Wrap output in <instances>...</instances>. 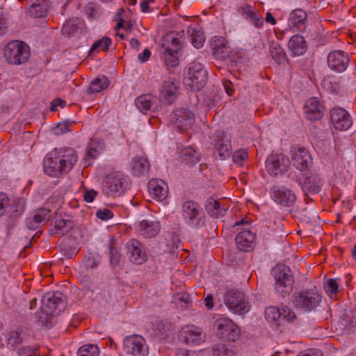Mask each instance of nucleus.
<instances>
[{
    "mask_svg": "<svg viewBox=\"0 0 356 356\" xmlns=\"http://www.w3.org/2000/svg\"><path fill=\"white\" fill-rule=\"evenodd\" d=\"M63 298L60 292H48L42 297L40 312L38 314V321L42 325H51L54 316L65 309Z\"/></svg>",
    "mask_w": 356,
    "mask_h": 356,
    "instance_id": "nucleus-1",
    "label": "nucleus"
},
{
    "mask_svg": "<svg viewBox=\"0 0 356 356\" xmlns=\"http://www.w3.org/2000/svg\"><path fill=\"white\" fill-rule=\"evenodd\" d=\"M293 302L296 308L309 312L318 306L321 302V295L316 287L304 289L293 293Z\"/></svg>",
    "mask_w": 356,
    "mask_h": 356,
    "instance_id": "nucleus-2",
    "label": "nucleus"
},
{
    "mask_svg": "<svg viewBox=\"0 0 356 356\" xmlns=\"http://www.w3.org/2000/svg\"><path fill=\"white\" fill-rule=\"evenodd\" d=\"M3 54L9 63L19 65L28 60L30 52L29 47L25 43L15 40L6 46Z\"/></svg>",
    "mask_w": 356,
    "mask_h": 356,
    "instance_id": "nucleus-3",
    "label": "nucleus"
},
{
    "mask_svg": "<svg viewBox=\"0 0 356 356\" xmlns=\"http://www.w3.org/2000/svg\"><path fill=\"white\" fill-rule=\"evenodd\" d=\"M225 303L228 309L235 314L243 315L249 312L250 305L245 296L237 290L227 292L225 297Z\"/></svg>",
    "mask_w": 356,
    "mask_h": 356,
    "instance_id": "nucleus-4",
    "label": "nucleus"
},
{
    "mask_svg": "<svg viewBox=\"0 0 356 356\" xmlns=\"http://www.w3.org/2000/svg\"><path fill=\"white\" fill-rule=\"evenodd\" d=\"M207 74L202 64L198 63H191L188 67V76L185 83L193 91H199L206 84Z\"/></svg>",
    "mask_w": 356,
    "mask_h": 356,
    "instance_id": "nucleus-5",
    "label": "nucleus"
},
{
    "mask_svg": "<svg viewBox=\"0 0 356 356\" xmlns=\"http://www.w3.org/2000/svg\"><path fill=\"white\" fill-rule=\"evenodd\" d=\"M125 177L121 172L112 171L107 175L103 191L107 196H120L124 191Z\"/></svg>",
    "mask_w": 356,
    "mask_h": 356,
    "instance_id": "nucleus-6",
    "label": "nucleus"
},
{
    "mask_svg": "<svg viewBox=\"0 0 356 356\" xmlns=\"http://www.w3.org/2000/svg\"><path fill=\"white\" fill-rule=\"evenodd\" d=\"M277 291L282 294L289 293L293 288V280L290 270L282 265H277L273 268Z\"/></svg>",
    "mask_w": 356,
    "mask_h": 356,
    "instance_id": "nucleus-7",
    "label": "nucleus"
},
{
    "mask_svg": "<svg viewBox=\"0 0 356 356\" xmlns=\"http://www.w3.org/2000/svg\"><path fill=\"white\" fill-rule=\"evenodd\" d=\"M217 334L221 339L234 341L240 335V330L234 321L227 318L218 319L214 324Z\"/></svg>",
    "mask_w": 356,
    "mask_h": 356,
    "instance_id": "nucleus-8",
    "label": "nucleus"
},
{
    "mask_svg": "<svg viewBox=\"0 0 356 356\" xmlns=\"http://www.w3.org/2000/svg\"><path fill=\"white\" fill-rule=\"evenodd\" d=\"M124 349L127 354L132 356H145L148 353V348L145 339L139 335H131L124 340Z\"/></svg>",
    "mask_w": 356,
    "mask_h": 356,
    "instance_id": "nucleus-9",
    "label": "nucleus"
},
{
    "mask_svg": "<svg viewBox=\"0 0 356 356\" xmlns=\"http://www.w3.org/2000/svg\"><path fill=\"white\" fill-rule=\"evenodd\" d=\"M179 338L188 345H200L205 341L206 334L195 325H186L179 331Z\"/></svg>",
    "mask_w": 356,
    "mask_h": 356,
    "instance_id": "nucleus-10",
    "label": "nucleus"
},
{
    "mask_svg": "<svg viewBox=\"0 0 356 356\" xmlns=\"http://www.w3.org/2000/svg\"><path fill=\"white\" fill-rule=\"evenodd\" d=\"M289 163V159L284 154H272L266 161V168L270 175L277 176L287 170Z\"/></svg>",
    "mask_w": 356,
    "mask_h": 356,
    "instance_id": "nucleus-11",
    "label": "nucleus"
},
{
    "mask_svg": "<svg viewBox=\"0 0 356 356\" xmlns=\"http://www.w3.org/2000/svg\"><path fill=\"white\" fill-rule=\"evenodd\" d=\"M183 215L188 222L193 225L200 227L204 224V217L200 213L198 204L193 201L184 202L182 207Z\"/></svg>",
    "mask_w": 356,
    "mask_h": 356,
    "instance_id": "nucleus-12",
    "label": "nucleus"
},
{
    "mask_svg": "<svg viewBox=\"0 0 356 356\" xmlns=\"http://www.w3.org/2000/svg\"><path fill=\"white\" fill-rule=\"evenodd\" d=\"M194 120V114L187 108L176 111L171 116V122L180 131L191 127Z\"/></svg>",
    "mask_w": 356,
    "mask_h": 356,
    "instance_id": "nucleus-13",
    "label": "nucleus"
},
{
    "mask_svg": "<svg viewBox=\"0 0 356 356\" xmlns=\"http://www.w3.org/2000/svg\"><path fill=\"white\" fill-rule=\"evenodd\" d=\"M272 198L280 205L290 207L296 202L297 196L292 190L288 188L275 186L272 188Z\"/></svg>",
    "mask_w": 356,
    "mask_h": 356,
    "instance_id": "nucleus-14",
    "label": "nucleus"
},
{
    "mask_svg": "<svg viewBox=\"0 0 356 356\" xmlns=\"http://www.w3.org/2000/svg\"><path fill=\"white\" fill-rule=\"evenodd\" d=\"M330 118L336 129L348 130L352 125V120L348 113L341 108H334L330 111Z\"/></svg>",
    "mask_w": 356,
    "mask_h": 356,
    "instance_id": "nucleus-15",
    "label": "nucleus"
},
{
    "mask_svg": "<svg viewBox=\"0 0 356 356\" xmlns=\"http://www.w3.org/2000/svg\"><path fill=\"white\" fill-rule=\"evenodd\" d=\"M350 59L347 54L340 50L330 52L327 56L329 67L338 72L345 71L349 64Z\"/></svg>",
    "mask_w": 356,
    "mask_h": 356,
    "instance_id": "nucleus-16",
    "label": "nucleus"
},
{
    "mask_svg": "<svg viewBox=\"0 0 356 356\" xmlns=\"http://www.w3.org/2000/svg\"><path fill=\"white\" fill-rule=\"evenodd\" d=\"M322 186L321 178L316 175L307 176L302 183L305 195L309 200H313L312 196L319 193Z\"/></svg>",
    "mask_w": 356,
    "mask_h": 356,
    "instance_id": "nucleus-17",
    "label": "nucleus"
},
{
    "mask_svg": "<svg viewBox=\"0 0 356 356\" xmlns=\"http://www.w3.org/2000/svg\"><path fill=\"white\" fill-rule=\"evenodd\" d=\"M150 195L158 201H163L168 196L167 184L161 179H153L148 182Z\"/></svg>",
    "mask_w": 356,
    "mask_h": 356,
    "instance_id": "nucleus-18",
    "label": "nucleus"
},
{
    "mask_svg": "<svg viewBox=\"0 0 356 356\" xmlns=\"http://www.w3.org/2000/svg\"><path fill=\"white\" fill-rule=\"evenodd\" d=\"M136 230L138 235L144 238H152L159 234L160 225L156 221L143 220L138 224Z\"/></svg>",
    "mask_w": 356,
    "mask_h": 356,
    "instance_id": "nucleus-19",
    "label": "nucleus"
},
{
    "mask_svg": "<svg viewBox=\"0 0 356 356\" xmlns=\"http://www.w3.org/2000/svg\"><path fill=\"white\" fill-rule=\"evenodd\" d=\"M130 253L129 259L136 264H141L146 261L147 255L143 250V245L136 240L130 241L127 245Z\"/></svg>",
    "mask_w": 356,
    "mask_h": 356,
    "instance_id": "nucleus-20",
    "label": "nucleus"
},
{
    "mask_svg": "<svg viewBox=\"0 0 356 356\" xmlns=\"http://www.w3.org/2000/svg\"><path fill=\"white\" fill-rule=\"evenodd\" d=\"M306 118L310 120H318L323 116V107L316 97H312L305 105Z\"/></svg>",
    "mask_w": 356,
    "mask_h": 356,
    "instance_id": "nucleus-21",
    "label": "nucleus"
},
{
    "mask_svg": "<svg viewBox=\"0 0 356 356\" xmlns=\"http://www.w3.org/2000/svg\"><path fill=\"white\" fill-rule=\"evenodd\" d=\"M291 159L293 165L302 171L308 168L312 160L308 151L304 147L295 149Z\"/></svg>",
    "mask_w": 356,
    "mask_h": 356,
    "instance_id": "nucleus-22",
    "label": "nucleus"
},
{
    "mask_svg": "<svg viewBox=\"0 0 356 356\" xmlns=\"http://www.w3.org/2000/svg\"><path fill=\"white\" fill-rule=\"evenodd\" d=\"M44 172L50 177H58L65 172L57 156H47L44 159Z\"/></svg>",
    "mask_w": 356,
    "mask_h": 356,
    "instance_id": "nucleus-23",
    "label": "nucleus"
},
{
    "mask_svg": "<svg viewBox=\"0 0 356 356\" xmlns=\"http://www.w3.org/2000/svg\"><path fill=\"white\" fill-rule=\"evenodd\" d=\"M56 156L66 172L71 170L78 158L75 151L71 148L60 149V152Z\"/></svg>",
    "mask_w": 356,
    "mask_h": 356,
    "instance_id": "nucleus-24",
    "label": "nucleus"
},
{
    "mask_svg": "<svg viewBox=\"0 0 356 356\" xmlns=\"http://www.w3.org/2000/svg\"><path fill=\"white\" fill-rule=\"evenodd\" d=\"M214 56L219 59H227L230 57V47L227 41L222 37L217 38L213 41Z\"/></svg>",
    "mask_w": 356,
    "mask_h": 356,
    "instance_id": "nucleus-25",
    "label": "nucleus"
},
{
    "mask_svg": "<svg viewBox=\"0 0 356 356\" xmlns=\"http://www.w3.org/2000/svg\"><path fill=\"white\" fill-rule=\"evenodd\" d=\"M255 235L250 230H243L241 232L236 238V245L242 251L250 250L254 244Z\"/></svg>",
    "mask_w": 356,
    "mask_h": 356,
    "instance_id": "nucleus-26",
    "label": "nucleus"
},
{
    "mask_svg": "<svg viewBox=\"0 0 356 356\" xmlns=\"http://www.w3.org/2000/svg\"><path fill=\"white\" fill-rule=\"evenodd\" d=\"M178 94L177 83L175 81H165L163 82L161 90V97L171 104L174 102Z\"/></svg>",
    "mask_w": 356,
    "mask_h": 356,
    "instance_id": "nucleus-27",
    "label": "nucleus"
},
{
    "mask_svg": "<svg viewBox=\"0 0 356 356\" xmlns=\"http://www.w3.org/2000/svg\"><path fill=\"white\" fill-rule=\"evenodd\" d=\"M307 14L301 9L294 10L289 18V26L301 31L305 28Z\"/></svg>",
    "mask_w": 356,
    "mask_h": 356,
    "instance_id": "nucleus-28",
    "label": "nucleus"
},
{
    "mask_svg": "<svg viewBox=\"0 0 356 356\" xmlns=\"http://www.w3.org/2000/svg\"><path fill=\"white\" fill-rule=\"evenodd\" d=\"M133 174L137 177L147 175L149 170V163L147 158L137 156L133 159L131 162Z\"/></svg>",
    "mask_w": 356,
    "mask_h": 356,
    "instance_id": "nucleus-29",
    "label": "nucleus"
},
{
    "mask_svg": "<svg viewBox=\"0 0 356 356\" xmlns=\"http://www.w3.org/2000/svg\"><path fill=\"white\" fill-rule=\"evenodd\" d=\"M54 229H51V234L64 235L72 228V222L68 219L61 216H56L53 220Z\"/></svg>",
    "mask_w": 356,
    "mask_h": 356,
    "instance_id": "nucleus-30",
    "label": "nucleus"
},
{
    "mask_svg": "<svg viewBox=\"0 0 356 356\" xmlns=\"http://www.w3.org/2000/svg\"><path fill=\"white\" fill-rule=\"evenodd\" d=\"M289 48L294 56H300L304 54L307 49L306 41L300 35L291 37L289 42Z\"/></svg>",
    "mask_w": 356,
    "mask_h": 356,
    "instance_id": "nucleus-31",
    "label": "nucleus"
},
{
    "mask_svg": "<svg viewBox=\"0 0 356 356\" xmlns=\"http://www.w3.org/2000/svg\"><path fill=\"white\" fill-rule=\"evenodd\" d=\"M49 3L47 0H35L29 9V15L33 17H41L47 12Z\"/></svg>",
    "mask_w": 356,
    "mask_h": 356,
    "instance_id": "nucleus-32",
    "label": "nucleus"
},
{
    "mask_svg": "<svg viewBox=\"0 0 356 356\" xmlns=\"http://www.w3.org/2000/svg\"><path fill=\"white\" fill-rule=\"evenodd\" d=\"M220 157L225 159L231 154V144L229 138L223 133L215 145Z\"/></svg>",
    "mask_w": 356,
    "mask_h": 356,
    "instance_id": "nucleus-33",
    "label": "nucleus"
},
{
    "mask_svg": "<svg viewBox=\"0 0 356 356\" xmlns=\"http://www.w3.org/2000/svg\"><path fill=\"white\" fill-rule=\"evenodd\" d=\"M50 211L46 209H41L37 211L33 219L26 220V225L31 229H35L39 224L45 222L50 217Z\"/></svg>",
    "mask_w": 356,
    "mask_h": 356,
    "instance_id": "nucleus-34",
    "label": "nucleus"
},
{
    "mask_svg": "<svg viewBox=\"0 0 356 356\" xmlns=\"http://www.w3.org/2000/svg\"><path fill=\"white\" fill-rule=\"evenodd\" d=\"M205 208L208 213L216 218L222 216L226 211V209L220 207V203L213 197L207 199Z\"/></svg>",
    "mask_w": 356,
    "mask_h": 356,
    "instance_id": "nucleus-35",
    "label": "nucleus"
},
{
    "mask_svg": "<svg viewBox=\"0 0 356 356\" xmlns=\"http://www.w3.org/2000/svg\"><path fill=\"white\" fill-rule=\"evenodd\" d=\"M180 158L186 164L193 165L200 161V155L191 147L184 148L180 152Z\"/></svg>",
    "mask_w": 356,
    "mask_h": 356,
    "instance_id": "nucleus-36",
    "label": "nucleus"
},
{
    "mask_svg": "<svg viewBox=\"0 0 356 356\" xmlns=\"http://www.w3.org/2000/svg\"><path fill=\"white\" fill-rule=\"evenodd\" d=\"M163 48H166L167 45L170 46V49L175 52H178L181 47L182 41L180 38L177 37V34L170 33L165 35Z\"/></svg>",
    "mask_w": 356,
    "mask_h": 356,
    "instance_id": "nucleus-37",
    "label": "nucleus"
},
{
    "mask_svg": "<svg viewBox=\"0 0 356 356\" xmlns=\"http://www.w3.org/2000/svg\"><path fill=\"white\" fill-rule=\"evenodd\" d=\"M109 84L108 79L106 76L97 77L90 83L88 89V93L99 92L106 89Z\"/></svg>",
    "mask_w": 356,
    "mask_h": 356,
    "instance_id": "nucleus-38",
    "label": "nucleus"
},
{
    "mask_svg": "<svg viewBox=\"0 0 356 356\" xmlns=\"http://www.w3.org/2000/svg\"><path fill=\"white\" fill-rule=\"evenodd\" d=\"M102 148V144L98 142L91 141L88 144L85 156V161L87 163V165L90 164V160L94 159L98 156Z\"/></svg>",
    "mask_w": 356,
    "mask_h": 356,
    "instance_id": "nucleus-39",
    "label": "nucleus"
},
{
    "mask_svg": "<svg viewBox=\"0 0 356 356\" xmlns=\"http://www.w3.org/2000/svg\"><path fill=\"white\" fill-rule=\"evenodd\" d=\"M152 100L153 98L149 95H141L137 97L135 104L141 113H146L152 107Z\"/></svg>",
    "mask_w": 356,
    "mask_h": 356,
    "instance_id": "nucleus-40",
    "label": "nucleus"
},
{
    "mask_svg": "<svg viewBox=\"0 0 356 356\" xmlns=\"http://www.w3.org/2000/svg\"><path fill=\"white\" fill-rule=\"evenodd\" d=\"M270 52L273 58L278 63H284L286 60V54L278 44H272L270 48Z\"/></svg>",
    "mask_w": 356,
    "mask_h": 356,
    "instance_id": "nucleus-41",
    "label": "nucleus"
},
{
    "mask_svg": "<svg viewBox=\"0 0 356 356\" xmlns=\"http://www.w3.org/2000/svg\"><path fill=\"white\" fill-rule=\"evenodd\" d=\"M111 44V40L109 38L104 37L101 40L95 41L89 51V55H92L93 53H97L100 50L106 51Z\"/></svg>",
    "mask_w": 356,
    "mask_h": 356,
    "instance_id": "nucleus-42",
    "label": "nucleus"
},
{
    "mask_svg": "<svg viewBox=\"0 0 356 356\" xmlns=\"http://www.w3.org/2000/svg\"><path fill=\"white\" fill-rule=\"evenodd\" d=\"M99 350L97 345L86 344L82 346L77 352L78 356H99Z\"/></svg>",
    "mask_w": 356,
    "mask_h": 356,
    "instance_id": "nucleus-43",
    "label": "nucleus"
},
{
    "mask_svg": "<svg viewBox=\"0 0 356 356\" xmlns=\"http://www.w3.org/2000/svg\"><path fill=\"white\" fill-rule=\"evenodd\" d=\"M265 317L270 323H277L281 318V312L275 307H268L265 311Z\"/></svg>",
    "mask_w": 356,
    "mask_h": 356,
    "instance_id": "nucleus-44",
    "label": "nucleus"
},
{
    "mask_svg": "<svg viewBox=\"0 0 356 356\" xmlns=\"http://www.w3.org/2000/svg\"><path fill=\"white\" fill-rule=\"evenodd\" d=\"M213 354L214 356H234V351L229 349L223 344H218L213 347Z\"/></svg>",
    "mask_w": 356,
    "mask_h": 356,
    "instance_id": "nucleus-45",
    "label": "nucleus"
},
{
    "mask_svg": "<svg viewBox=\"0 0 356 356\" xmlns=\"http://www.w3.org/2000/svg\"><path fill=\"white\" fill-rule=\"evenodd\" d=\"M164 49V58L166 64L172 67L177 65L178 64V59L174 54L176 52L170 49V45H167L166 48Z\"/></svg>",
    "mask_w": 356,
    "mask_h": 356,
    "instance_id": "nucleus-46",
    "label": "nucleus"
},
{
    "mask_svg": "<svg viewBox=\"0 0 356 356\" xmlns=\"http://www.w3.org/2000/svg\"><path fill=\"white\" fill-rule=\"evenodd\" d=\"M192 43L195 48H200L204 42V34L198 31L193 30L191 33Z\"/></svg>",
    "mask_w": 356,
    "mask_h": 356,
    "instance_id": "nucleus-47",
    "label": "nucleus"
},
{
    "mask_svg": "<svg viewBox=\"0 0 356 356\" xmlns=\"http://www.w3.org/2000/svg\"><path fill=\"white\" fill-rule=\"evenodd\" d=\"M71 229L72 230L71 236L76 243H79L82 239H83L87 234L86 232L79 227H74Z\"/></svg>",
    "mask_w": 356,
    "mask_h": 356,
    "instance_id": "nucleus-48",
    "label": "nucleus"
},
{
    "mask_svg": "<svg viewBox=\"0 0 356 356\" xmlns=\"http://www.w3.org/2000/svg\"><path fill=\"white\" fill-rule=\"evenodd\" d=\"M247 157L248 154L245 150H238L234 153L233 161L238 165H242Z\"/></svg>",
    "mask_w": 356,
    "mask_h": 356,
    "instance_id": "nucleus-49",
    "label": "nucleus"
},
{
    "mask_svg": "<svg viewBox=\"0 0 356 356\" xmlns=\"http://www.w3.org/2000/svg\"><path fill=\"white\" fill-rule=\"evenodd\" d=\"M98 218L102 220H107L113 217L112 211L108 209H104L103 210L98 211L96 213Z\"/></svg>",
    "mask_w": 356,
    "mask_h": 356,
    "instance_id": "nucleus-50",
    "label": "nucleus"
},
{
    "mask_svg": "<svg viewBox=\"0 0 356 356\" xmlns=\"http://www.w3.org/2000/svg\"><path fill=\"white\" fill-rule=\"evenodd\" d=\"M85 12L90 18H92L97 13V6L92 2L88 3L85 6Z\"/></svg>",
    "mask_w": 356,
    "mask_h": 356,
    "instance_id": "nucleus-51",
    "label": "nucleus"
},
{
    "mask_svg": "<svg viewBox=\"0 0 356 356\" xmlns=\"http://www.w3.org/2000/svg\"><path fill=\"white\" fill-rule=\"evenodd\" d=\"M327 292L330 293H335L338 291V284L334 279H329L327 282L325 286Z\"/></svg>",
    "mask_w": 356,
    "mask_h": 356,
    "instance_id": "nucleus-52",
    "label": "nucleus"
},
{
    "mask_svg": "<svg viewBox=\"0 0 356 356\" xmlns=\"http://www.w3.org/2000/svg\"><path fill=\"white\" fill-rule=\"evenodd\" d=\"M281 317L287 321H292L296 318L294 312L288 307H283L281 312Z\"/></svg>",
    "mask_w": 356,
    "mask_h": 356,
    "instance_id": "nucleus-53",
    "label": "nucleus"
},
{
    "mask_svg": "<svg viewBox=\"0 0 356 356\" xmlns=\"http://www.w3.org/2000/svg\"><path fill=\"white\" fill-rule=\"evenodd\" d=\"M248 16L250 18L254 25L257 27H260L263 25L262 17H258L255 13L252 11L248 13Z\"/></svg>",
    "mask_w": 356,
    "mask_h": 356,
    "instance_id": "nucleus-54",
    "label": "nucleus"
},
{
    "mask_svg": "<svg viewBox=\"0 0 356 356\" xmlns=\"http://www.w3.org/2000/svg\"><path fill=\"white\" fill-rule=\"evenodd\" d=\"M111 262L113 265H117L119 263L120 253L117 248H111Z\"/></svg>",
    "mask_w": 356,
    "mask_h": 356,
    "instance_id": "nucleus-55",
    "label": "nucleus"
},
{
    "mask_svg": "<svg viewBox=\"0 0 356 356\" xmlns=\"http://www.w3.org/2000/svg\"><path fill=\"white\" fill-rule=\"evenodd\" d=\"M97 195V192L93 189L86 190L83 195L84 200L87 202H92Z\"/></svg>",
    "mask_w": 356,
    "mask_h": 356,
    "instance_id": "nucleus-56",
    "label": "nucleus"
},
{
    "mask_svg": "<svg viewBox=\"0 0 356 356\" xmlns=\"http://www.w3.org/2000/svg\"><path fill=\"white\" fill-rule=\"evenodd\" d=\"M8 199L5 193H0V216L3 214Z\"/></svg>",
    "mask_w": 356,
    "mask_h": 356,
    "instance_id": "nucleus-57",
    "label": "nucleus"
},
{
    "mask_svg": "<svg viewBox=\"0 0 356 356\" xmlns=\"http://www.w3.org/2000/svg\"><path fill=\"white\" fill-rule=\"evenodd\" d=\"M8 341L13 346H15L19 343V336L17 332H13L8 335Z\"/></svg>",
    "mask_w": 356,
    "mask_h": 356,
    "instance_id": "nucleus-58",
    "label": "nucleus"
},
{
    "mask_svg": "<svg viewBox=\"0 0 356 356\" xmlns=\"http://www.w3.org/2000/svg\"><path fill=\"white\" fill-rule=\"evenodd\" d=\"M98 261L94 257H88L85 260V266L86 268H94L97 266Z\"/></svg>",
    "mask_w": 356,
    "mask_h": 356,
    "instance_id": "nucleus-59",
    "label": "nucleus"
},
{
    "mask_svg": "<svg viewBox=\"0 0 356 356\" xmlns=\"http://www.w3.org/2000/svg\"><path fill=\"white\" fill-rule=\"evenodd\" d=\"M151 55V51L148 49H145L142 54H138V58L142 62L147 61Z\"/></svg>",
    "mask_w": 356,
    "mask_h": 356,
    "instance_id": "nucleus-60",
    "label": "nucleus"
},
{
    "mask_svg": "<svg viewBox=\"0 0 356 356\" xmlns=\"http://www.w3.org/2000/svg\"><path fill=\"white\" fill-rule=\"evenodd\" d=\"M299 356H323V355L319 350H308Z\"/></svg>",
    "mask_w": 356,
    "mask_h": 356,
    "instance_id": "nucleus-61",
    "label": "nucleus"
},
{
    "mask_svg": "<svg viewBox=\"0 0 356 356\" xmlns=\"http://www.w3.org/2000/svg\"><path fill=\"white\" fill-rule=\"evenodd\" d=\"M178 297L181 301L185 302L187 305H189L192 302V298L190 296V295L188 293H184L179 294Z\"/></svg>",
    "mask_w": 356,
    "mask_h": 356,
    "instance_id": "nucleus-62",
    "label": "nucleus"
},
{
    "mask_svg": "<svg viewBox=\"0 0 356 356\" xmlns=\"http://www.w3.org/2000/svg\"><path fill=\"white\" fill-rule=\"evenodd\" d=\"M65 102L60 99H56L51 103V111H55L58 106H63Z\"/></svg>",
    "mask_w": 356,
    "mask_h": 356,
    "instance_id": "nucleus-63",
    "label": "nucleus"
},
{
    "mask_svg": "<svg viewBox=\"0 0 356 356\" xmlns=\"http://www.w3.org/2000/svg\"><path fill=\"white\" fill-rule=\"evenodd\" d=\"M67 126L65 124H59L57 127L56 128V134H58L60 133H65L68 131Z\"/></svg>",
    "mask_w": 356,
    "mask_h": 356,
    "instance_id": "nucleus-64",
    "label": "nucleus"
}]
</instances>
